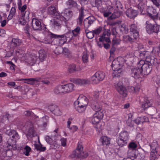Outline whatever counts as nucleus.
Here are the masks:
<instances>
[{
	"instance_id": "obj_1",
	"label": "nucleus",
	"mask_w": 160,
	"mask_h": 160,
	"mask_svg": "<svg viewBox=\"0 0 160 160\" xmlns=\"http://www.w3.org/2000/svg\"><path fill=\"white\" fill-rule=\"evenodd\" d=\"M88 153L86 151H83V147L80 142H78L76 149L73 151L70 157L72 158H80L83 159L88 156Z\"/></svg>"
},
{
	"instance_id": "obj_2",
	"label": "nucleus",
	"mask_w": 160,
	"mask_h": 160,
	"mask_svg": "<svg viewBox=\"0 0 160 160\" xmlns=\"http://www.w3.org/2000/svg\"><path fill=\"white\" fill-rule=\"evenodd\" d=\"M74 85L72 83H68L57 86L54 89V93L58 95H63L72 91Z\"/></svg>"
},
{
	"instance_id": "obj_3",
	"label": "nucleus",
	"mask_w": 160,
	"mask_h": 160,
	"mask_svg": "<svg viewBox=\"0 0 160 160\" xmlns=\"http://www.w3.org/2000/svg\"><path fill=\"white\" fill-rule=\"evenodd\" d=\"M75 105H78L76 108L77 110L79 112H84L88 104V100L85 96H80L77 101L74 102Z\"/></svg>"
},
{
	"instance_id": "obj_4",
	"label": "nucleus",
	"mask_w": 160,
	"mask_h": 160,
	"mask_svg": "<svg viewBox=\"0 0 160 160\" xmlns=\"http://www.w3.org/2000/svg\"><path fill=\"white\" fill-rule=\"evenodd\" d=\"M95 20L93 17H89L86 18L84 21V25L85 28V33L87 37L89 39H92L94 37L93 31H88V29L92 25Z\"/></svg>"
},
{
	"instance_id": "obj_5",
	"label": "nucleus",
	"mask_w": 160,
	"mask_h": 160,
	"mask_svg": "<svg viewBox=\"0 0 160 160\" xmlns=\"http://www.w3.org/2000/svg\"><path fill=\"white\" fill-rule=\"evenodd\" d=\"M119 136L117 140L118 145L121 147L126 145L129 138L128 132L126 131H122L119 134Z\"/></svg>"
},
{
	"instance_id": "obj_6",
	"label": "nucleus",
	"mask_w": 160,
	"mask_h": 160,
	"mask_svg": "<svg viewBox=\"0 0 160 160\" xmlns=\"http://www.w3.org/2000/svg\"><path fill=\"white\" fill-rule=\"evenodd\" d=\"M152 65L149 63H146L144 60H141L138 63V67L140 68L141 72L145 75H148L152 70Z\"/></svg>"
},
{
	"instance_id": "obj_7",
	"label": "nucleus",
	"mask_w": 160,
	"mask_h": 160,
	"mask_svg": "<svg viewBox=\"0 0 160 160\" xmlns=\"http://www.w3.org/2000/svg\"><path fill=\"white\" fill-rule=\"evenodd\" d=\"M27 6L25 4L21 7L19 10L21 11L22 17L20 20L19 21V23L22 25H25L26 22L29 21V12L28 11H26L24 12L25 10L26 9Z\"/></svg>"
},
{
	"instance_id": "obj_8",
	"label": "nucleus",
	"mask_w": 160,
	"mask_h": 160,
	"mask_svg": "<svg viewBox=\"0 0 160 160\" xmlns=\"http://www.w3.org/2000/svg\"><path fill=\"white\" fill-rule=\"evenodd\" d=\"M145 25L146 31L149 34H157L159 31V26L157 24H152L147 21Z\"/></svg>"
},
{
	"instance_id": "obj_9",
	"label": "nucleus",
	"mask_w": 160,
	"mask_h": 160,
	"mask_svg": "<svg viewBox=\"0 0 160 160\" xmlns=\"http://www.w3.org/2000/svg\"><path fill=\"white\" fill-rule=\"evenodd\" d=\"M137 48L138 49L135 52L137 56H138L141 58H144L148 55V52L144 50L143 46L141 44H138Z\"/></svg>"
},
{
	"instance_id": "obj_10",
	"label": "nucleus",
	"mask_w": 160,
	"mask_h": 160,
	"mask_svg": "<svg viewBox=\"0 0 160 160\" xmlns=\"http://www.w3.org/2000/svg\"><path fill=\"white\" fill-rule=\"evenodd\" d=\"M114 86L117 91L124 97H126L127 95V90L125 87L121 82H116L114 84Z\"/></svg>"
},
{
	"instance_id": "obj_11",
	"label": "nucleus",
	"mask_w": 160,
	"mask_h": 160,
	"mask_svg": "<svg viewBox=\"0 0 160 160\" xmlns=\"http://www.w3.org/2000/svg\"><path fill=\"white\" fill-rule=\"evenodd\" d=\"M112 69L114 71L113 74L115 75L114 76L115 77L119 76L121 71V70L120 63L117 60H113L112 62Z\"/></svg>"
},
{
	"instance_id": "obj_12",
	"label": "nucleus",
	"mask_w": 160,
	"mask_h": 160,
	"mask_svg": "<svg viewBox=\"0 0 160 160\" xmlns=\"http://www.w3.org/2000/svg\"><path fill=\"white\" fill-rule=\"evenodd\" d=\"M130 75L136 79L142 78L143 77V75H142L141 70L138 67L131 68Z\"/></svg>"
},
{
	"instance_id": "obj_13",
	"label": "nucleus",
	"mask_w": 160,
	"mask_h": 160,
	"mask_svg": "<svg viewBox=\"0 0 160 160\" xmlns=\"http://www.w3.org/2000/svg\"><path fill=\"white\" fill-rule=\"evenodd\" d=\"M95 98V101L93 100L91 101L92 103L91 107L95 111H100L101 109V105L98 103V98H99V94L97 93L94 96Z\"/></svg>"
},
{
	"instance_id": "obj_14",
	"label": "nucleus",
	"mask_w": 160,
	"mask_h": 160,
	"mask_svg": "<svg viewBox=\"0 0 160 160\" xmlns=\"http://www.w3.org/2000/svg\"><path fill=\"white\" fill-rule=\"evenodd\" d=\"M49 36L52 38L59 39V44L60 46L63 45L66 42V37L64 35H58L50 32Z\"/></svg>"
},
{
	"instance_id": "obj_15",
	"label": "nucleus",
	"mask_w": 160,
	"mask_h": 160,
	"mask_svg": "<svg viewBox=\"0 0 160 160\" xmlns=\"http://www.w3.org/2000/svg\"><path fill=\"white\" fill-rule=\"evenodd\" d=\"M32 26L34 30L38 31H40L42 28L40 22L36 18L32 19Z\"/></svg>"
},
{
	"instance_id": "obj_16",
	"label": "nucleus",
	"mask_w": 160,
	"mask_h": 160,
	"mask_svg": "<svg viewBox=\"0 0 160 160\" xmlns=\"http://www.w3.org/2000/svg\"><path fill=\"white\" fill-rule=\"evenodd\" d=\"M153 103L152 100L148 98H145L143 102L141 103V107L142 109L145 110L148 108L152 106Z\"/></svg>"
},
{
	"instance_id": "obj_17",
	"label": "nucleus",
	"mask_w": 160,
	"mask_h": 160,
	"mask_svg": "<svg viewBox=\"0 0 160 160\" xmlns=\"http://www.w3.org/2000/svg\"><path fill=\"white\" fill-rule=\"evenodd\" d=\"M28 124L29 125V128L28 131L27 136L33 137L37 134L34 129V124L31 122H29Z\"/></svg>"
},
{
	"instance_id": "obj_18",
	"label": "nucleus",
	"mask_w": 160,
	"mask_h": 160,
	"mask_svg": "<svg viewBox=\"0 0 160 160\" xmlns=\"http://www.w3.org/2000/svg\"><path fill=\"white\" fill-rule=\"evenodd\" d=\"M72 11L66 9L61 13L62 18L63 20H68L72 17Z\"/></svg>"
},
{
	"instance_id": "obj_19",
	"label": "nucleus",
	"mask_w": 160,
	"mask_h": 160,
	"mask_svg": "<svg viewBox=\"0 0 160 160\" xmlns=\"http://www.w3.org/2000/svg\"><path fill=\"white\" fill-rule=\"evenodd\" d=\"M130 31L133 33L134 39H136L138 38L139 29L135 24H132L131 25L130 28Z\"/></svg>"
},
{
	"instance_id": "obj_20",
	"label": "nucleus",
	"mask_w": 160,
	"mask_h": 160,
	"mask_svg": "<svg viewBox=\"0 0 160 160\" xmlns=\"http://www.w3.org/2000/svg\"><path fill=\"white\" fill-rule=\"evenodd\" d=\"M138 14V12L137 10L133 9L131 8H128L126 12V15L130 18H135Z\"/></svg>"
},
{
	"instance_id": "obj_21",
	"label": "nucleus",
	"mask_w": 160,
	"mask_h": 160,
	"mask_svg": "<svg viewBox=\"0 0 160 160\" xmlns=\"http://www.w3.org/2000/svg\"><path fill=\"white\" fill-rule=\"evenodd\" d=\"M78 10L79 15L78 18L77 19V21L79 25H81L84 16V11L85 10V9L83 7H82L80 9H78Z\"/></svg>"
},
{
	"instance_id": "obj_22",
	"label": "nucleus",
	"mask_w": 160,
	"mask_h": 160,
	"mask_svg": "<svg viewBox=\"0 0 160 160\" xmlns=\"http://www.w3.org/2000/svg\"><path fill=\"white\" fill-rule=\"evenodd\" d=\"M50 111L54 114L58 116L61 114V112L58 107L55 105H52L49 106Z\"/></svg>"
},
{
	"instance_id": "obj_23",
	"label": "nucleus",
	"mask_w": 160,
	"mask_h": 160,
	"mask_svg": "<svg viewBox=\"0 0 160 160\" xmlns=\"http://www.w3.org/2000/svg\"><path fill=\"white\" fill-rule=\"evenodd\" d=\"M38 59L37 56L33 55L29 57L26 60V62L31 66H34L36 64V61Z\"/></svg>"
},
{
	"instance_id": "obj_24",
	"label": "nucleus",
	"mask_w": 160,
	"mask_h": 160,
	"mask_svg": "<svg viewBox=\"0 0 160 160\" xmlns=\"http://www.w3.org/2000/svg\"><path fill=\"white\" fill-rule=\"evenodd\" d=\"M62 18V17H60V19L57 18L53 20L52 24L54 27L60 28L62 27L63 22L61 20Z\"/></svg>"
},
{
	"instance_id": "obj_25",
	"label": "nucleus",
	"mask_w": 160,
	"mask_h": 160,
	"mask_svg": "<svg viewBox=\"0 0 160 160\" xmlns=\"http://www.w3.org/2000/svg\"><path fill=\"white\" fill-rule=\"evenodd\" d=\"M73 82L77 84L82 85L89 84L90 81L87 79H77L74 80Z\"/></svg>"
},
{
	"instance_id": "obj_26",
	"label": "nucleus",
	"mask_w": 160,
	"mask_h": 160,
	"mask_svg": "<svg viewBox=\"0 0 160 160\" xmlns=\"http://www.w3.org/2000/svg\"><path fill=\"white\" fill-rule=\"evenodd\" d=\"M134 122L138 124L143 123L144 122L148 121V118L146 116L138 117L134 120Z\"/></svg>"
},
{
	"instance_id": "obj_27",
	"label": "nucleus",
	"mask_w": 160,
	"mask_h": 160,
	"mask_svg": "<svg viewBox=\"0 0 160 160\" xmlns=\"http://www.w3.org/2000/svg\"><path fill=\"white\" fill-rule=\"evenodd\" d=\"M39 58L41 62H43L47 58V53L43 49H41L38 51Z\"/></svg>"
},
{
	"instance_id": "obj_28",
	"label": "nucleus",
	"mask_w": 160,
	"mask_h": 160,
	"mask_svg": "<svg viewBox=\"0 0 160 160\" xmlns=\"http://www.w3.org/2000/svg\"><path fill=\"white\" fill-rule=\"evenodd\" d=\"M145 58L146 63H149L151 65H153L157 60V59L153 56H148V55Z\"/></svg>"
},
{
	"instance_id": "obj_29",
	"label": "nucleus",
	"mask_w": 160,
	"mask_h": 160,
	"mask_svg": "<svg viewBox=\"0 0 160 160\" xmlns=\"http://www.w3.org/2000/svg\"><path fill=\"white\" fill-rule=\"evenodd\" d=\"M21 43V40L17 38H13L12 40L11 46L13 48H14L17 46H19Z\"/></svg>"
},
{
	"instance_id": "obj_30",
	"label": "nucleus",
	"mask_w": 160,
	"mask_h": 160,
	"mask_svg": "<svg viewBox=\"0 0 160 160\" xmlns=\"http://www.w3.org/2000/svg\"><path fill=\"white\" fill-rule=\"evenodd\" d=\"M62 55L65 57L70 58L72 57V53L70 51L66 48H63Z\"/></svg>"
},
{
	"instance_id": "obj_31",
	"label": "nucleus",
	"mask_w": 160,
	"mask_h": 160,
	"mask_svg": "<svg viewBox=\"0 0 160 160\" xmlns=\"http://www.w3.org/2000/svg\"><path fill=\"white\" fill-rule=\"evenodd\" d=\"M98 80L100 81H102L105 77V74L103 72L100 71L97 72L95 74ZM98 81V80H97Z\"/></svg>"
},
{
	"instance_id": "obj_32",
	"label": "nucleus",
	"mask_w": 160,
	"mask_h": 160,
	"mask_svg": "<svg viewBox=\"0 0 160 160\" xmlns=\"http://www.w3.org/2000/svg\"><path fill=\"white\" fill-rule=\"evenodd\" d=\"M25 80L28 81L27 83L29 84H32L35 81H39L41 80L40 78H29L25 79H21L20 81Z\"/></svg>"
},
{
	"instance_id": "obj_33",
	"label": "nucleus",
	"mask_w": 160,
	"mask_h": 160,
	"mask_svg": "<svg viewBox=\"0 0 160 160\" xmlns=\"http://www.w3.org/2000/svg\"><path fill=\"white\" fill-rule=\"evenodd\" d=\"M137 55H136L135 53V52L133 53H131L127 54L126 56L127 60L131 62H133L134 59L137 58Z\"/></svg>"
},
{
	"instance_id": "obj_34",
	"label": "nucleus",
	"mask_w": 160,
	"mask_h": 160,
	"mask_svg": "<svg viewBox=\"0 0 160 160\" xmlns=\"http://www.w3.org/2000/svg\"><path fill=\"white\" fill-rule=\"evenodd\" d=\"M102 143V145H107L110 143V141L109 138L105 136L102 137L100 140Z\"/></svg>"
},
{
	"instance_id": "obj_35",
	"label": "nucleus",
	"mask_w": 160,
	"mask_h": 160,
	"mask_svg": "<svg viewBox=\"0 0 160 160\" xmlns=\"http://www.w3.org/2000/svg\"><path fill=\"white\" fill-rule=\"evenodd\" d=\"M48 12L50 14L57 15V12L56 8L52 5L49 7L48 9Z\"/></svg>"
},
{
	"instance_id": "obj_36",
	"label": "nucleus",
	"mask_w": 160,
	"mask_h": 160,
	"mask_svg": "<svg viewBox=\"0 0 160 160\" xmlns=\"http://www.w3.org/2000/svg\"><path fill=\"white\" fill-rule=\"evenodd\" d=\"M66 4L70 8L75 7L78 5L77 2L73 0H68L66 2Z\"/></svg>"
},
{
	"instance_id": "obj_37",
	"label": "nucleus",
	"mask_w": 160,
	"mask_h": 160,
	"mask_svg": "<svg viewBox=\"0 0 160 160\" xmlns=\"http://www.w3.org/2000/svg\"><path fill=\"white\" fill-rule=\"evenodd\" d=\"M10 115L8 113H3L0 117V122L4 123L5 122L8 121Z\"/></svg>"
},
{
	"instance_id": "obj_38",
	"label": "nucleus",
	"mask_w": 160,
	"mask_h": 160,
	"mask_svg": "<svg viewBox=\"0 0 160 160\" xmlns=\"http://www.w3.org/2000/svg\"><path fill=\"white\" fill-rule=\"evenodd\" d=\"M120 32L123 33H127L128 32V28L127 26L124 25H120L119 26Z\"/></svg>"
},
{
	"instance_id": "obj_39",
	"label": "nucleus",
	"mask_w": 160,
	"mask_h": 160,
	"mask_svg": "<svg viewBox=\"0 0 160 160\" xmlns=\"http://www.w3.org/2000/svg\"><path fill=\"white\" fill-rule=\"evenodd\" d=\"M16 140L9 138L7 141V144L8 145L7 147H11L10 148L12 149V147H14L15 144Z\"/></svg>"
},
{
	"instance_id": "obj_40",
	"label": "nucleus",
	"mask_w": 160,
	"mask_h": 160,
	"mask_svg": "<svg viewBox=\"0 0 160 160\" xmlns=\"http://www.w3.org/2000/svg\"><path fill=\"white\" fill-rule=\"evenodd\" d=\"M120 15V12H119V10H115L112 14V15L110 16L109 18L110 19L112 20L118 18Z\"/></svg>"
},
{
	"instance_id": "obj_41",
	"label": "nucleus",
	"mask_w": 160,
	"mask_h": 160,
	"mask_svg": "<svg viewBox=\"0 0 160 160\" xmlns=\"http://www.w3.org/2000/svg\"><path fill=\"white\" fill-rule=\"evenodd\" d=\"M28 22H26L25 24L26 25L24 28V30L25 32L28 35V36H29L30 35V32L32 31V29L30 26L27 23Z\"/></svg>"
},
{
	"instance_id": "obj_42",
	"label": "nucleus",
	"mask_w": 160,
	"mask_h": 160,
	"mask_svg": "<svg viewBox=\"0 0 160 160\" xmlns=\"http://www.w3.org/2000/svg\"><path fill=\"white\" fill-rule=\"evenodd\" d=\"M134 39L130 37L129 35H124L122 37V40L127 42H133Z\"/></svg>"
},
{
	"instance_id": "obj_43",
	"label": "nucleus",
	"mask_w": 160,
	"mask_h": 160,
	"mask_svg": "<svg viewBox=\"0 0 160 160\" xmlns=\"http://www.w3.org/2000/svg\"><path fill=\"white\" fill-rule=\"evenodd\" d=\"M87 51H85L83 52V55L82 57V60L83 62L87 63L88 62V54Z\"/></svg>"
},
{
	"instance_id": "obj_44",
	"label": "nucleus",
	"mask_w": 160,
	"mask_h": 160,
	"mask_svg": "<svg viewBox=\"0 0 160 160\" xmlns=\"http://www.w3.org/2000/svg\"><path fill=\"white\" fill-rule=\"evenodd\" d=\"M16 12V8L14 7H12L10 11V13L9 14L7 19L8 20L12 19L13 16L15 14Z\"/></svg>"
},
{
	"instance_id": "obj_45",
	"label": "nucleus",
	"mask_w": 160,
	"mask_h": 160,
	"mask_svg": "<svg viewBox=\"0 0 160 160\" xmlns=\"http://www.w3.org/2000/svg\"><path fill=\"white\" fill-rule=\"evenodd\" d=\"M68 71L70 73H73L76 71L77 69L76 65L74 64L70 65L68 68Z\"/></svg>"
},
{
	"instance_id": "obj_46",
	"label": "nucleus",
	"mask_w": 160,
	"mask_h": 160,
	"mask_svg": "<svg viewBox=\"0 0 160 160\" xmlns=\"http://www.w3.org/2000/svg\"><path fill=\"white\" fill-rule=\"evenodd\" d=\"M31 150V148L29 146H26L24 148L23 153L26 156H28L29 154V153Z\"/></svg>"
},
{
	"instance_id": "obj_47",
	"label": "nucleus",
	"mask_w": 160,
	"mask_h": 160,
	"mask_svg": "<svg viewBox=\"0 0 160 160\" xmlns=\"http://www.w3.org/2000/svg\"><path fill=\"white\" fill-rule=\"evenodd\" d=\"M63 48L61 47H58L54 51V53L56 55H59L62 54Z\"/></svg>"
},
{
	"instance_id": "obj_48",
	"label": "nucleus",
	"mask_w": 160,
	"mask_h": 160,
	"mask_svg": "<svg viewBox=\"0 0 160 160\" xmlns=\"http://www.w3.org/2000/svg\"><path fill=\"white\" fill-rule=\"evenodd\" d=\"M93 115L94 117H96L100 119H102L103 116V114L102 112L100 111H97Z\"/></svg>"
},
{
	"instance_id": "obj_49",
	"label": "nucleus",
	"mask_w": 160,
	"mask_h": 160,
	"mask_svg": "<svg viewBox=\"0 0 160 160\" xmlns=\"http://www.w3.org/2000/svg\"><path fill=\"white\" fill-rule=\"evenodd\" d=\"M151 147V151L157 152L156 149L158 145L156 142H153L152 145L150 144Z\"/></svg>"
},
{
	"instance_id": "obj_50",
	"label": "nucleus",
	"mask_w": 160,
	"mask_h": 160,
	"mask_svg": "<svg viewBox=\"0 0 160 160\" xmlns=\"http://www.w3.org/2000/svg\"><path fill=\"white\" fill-rule=\"evenodd\" d=\"M102 123L101 122H100L99 123L96 124V126H95L96 128V130L97 131H98L99 132H100V130H101L103 128L102 126Z\"/></svg>"
},
{
	"instance_id": "obj_51",
	"label": "nucleus",
	"mask_w": 160,
	"mask_h": 160,
	"mask_svg": "<svg viewBox=\"0 0 160 160\" xmlns=\"http://www.w3.org/2000/svg\"><path fill=\"white\" fill-rule=\"evenodd\" d=\"M101 119L96 117H94L93 115L92 118V121L93 124H96L97 123L100 122Z\"/></svg>"
},
{
	"instance_id": "obj_52",
	"label": "nucleus",
	"mask_w": 160,
	"mask_h": 160,
	"mask_svg": "<svg viewBox=\"0 0 160 160\" xmlns=\"http://www.w3.org/2000/svg\"><path fill=\"white\" fill-rule=\"evenodd\" d=\"M80 30V28L77 27L74 30L72 31V33L74 36H76L79 33Z\"/></svg>"
},
{
	"instance_id": "obj_53",
	"label": "nucleus",
	"mask_w": 160,
	"mask_h": 160,
	"mask_svg": "<svg viewBox=\"0 0 160 160\" xmlns=\"http://www.w3.org/2000/svg\"><path fill=\"white\" fill-rule=\"evenodd\" d=\"M102 28L101 26L99 27L98 28L95 30H92L94 35H98L102 31Z\"/></svg>"
},
{
	"instance_id": "obj_54",
	"label": "nucleus",
	"mask_w": 160,
	"mask_h": 160,
	"mask_svg": "<svg viewBox=\"0 0 160 160\" xmlns=\"http://www.w3.org/2000/svg\"><path fill=\"white\" fill-rule=\"evenodd\" d=\"M12 132L13 133V136H12V138L14 140H18L19 138V136L18 133L15 130H12Z\"/></svg>"
},
{
	"instance_id": "obj_55",
	"label": "nucleus",
	"mask_w": 160,
	"mask_h": 160,
	"mask_svg": "<svg viewBox=\"0 0 160 160\" xmlns=\"http://www.w3.org/2000/svg\"><path fill=\"white\" fill-rule=\"evenodd\" d=\"M48 119L49 117L47 116H45V117L42 118V120L43 122V125L44 127L47 126V122H48Z\"/></svg>"
},
{
	"instance_id": "obj_56",
	"label": "nucleus",
	"mask_w": 160,
	"mask_h": 160,
	"mask_svg": "<svg viewBox=\"0 0 160 160\" xmlns=\"http://www.w3.org/2000/svg\"><path fill=\"white\" fill-rule=\"evenodd\" d=\"M91 80L92 82L94 84H97L100 81L99 80H98V79L96 78V75L94 74L91 77Z\"/></svg>"
},
{
	"instance_id": "obj_57",
	"label": "nucleus",
	"mask_w": 160,
	"mask_h": 160,
	"mask_svg": "<svg viewBox=\"0 0 160 160\" xmlns=\"http://www.w3.org/2000/svg\"><path fill=\"white\" fill-rule=\"evenodd\" d=\"M115 7L117 8L116 10H119L120 9H122L123 8L122 4L118 1L116 2Z\"/></svg>"
},
{
	"instance_id": "obj_58",
	"label": "nucleus",
	"mask_w": 160,
	"mask_h": 160,
	"mask_svg": "<svg viewBox=\"0 0 160 160\" xmlns=\"http://www.w3.org/2000/svg\"><path fill=\"white\" fill-rule=\"evenodd\" d=\"M145 5L142 3H140L138 4V8L140 10L141 12H142L144 9Z\"/></svg>"
},
{
	"instance_id": "obj_59",
	"label": "nucleus",
	"mask_w": 160,
	"mask_h": 160,
	"mask_svg": "<svg viewBox=\"0 0 160 160\" xmlns=\"http://www.w3.org/2000/svg\"><path fill=\"white\" fill-rule=\"evenodd\" d=\"M148 14L150 18L154 20L157 19L158 17V14H153L151 13H148Z\"/></svg>"
},
{
	"instance_id": "obj_60",
	"label": "nucleus",
	"mask_w": 160,
	"mask_h": 160,
	"mask_svg": "<svg viewBox=\"0 0 160 160\" xmlns=\"http://www.w3.org/2000/svg\"><path fill=\"white\" fill-rule=\"evenodd\" d=\"M24 114L25 116L29 117V116H32L33 117L34 115V113L32 112V111H27L24 112Z\"/></svg>"
},
{
	"instance_id": "obj_61",
	"label": "nucleus",
	"mask_w": 160,
	"mask_h": 160,
	"mask_svg": "<svg viewBox=\"0 0 160 160\" xmlns=\"http://www.w3.org/2000/svg\"><path fill=\"white\" fill-rule=\"evenodd\" d=\"M102 38H99V41L97 42L98 46L100 48H101L103 46L104 42L102 40Z\"/></svg>"
},
{
	"instance_id": "obj_62",
	"label": "nucleus",
	"mask_w": 160,
	"mask_h": 160,
	"mask_svg": "<svg viewBox=\"0 0 160 160\" xmlns=\"http://www.w3.org/2000/svg\"><path fill=\"white\" fill-rule=\"evenodd\" d=\"M137 147V144L134 142H130L128 145V147L129 148H131L132 149H135Z\"/></svg>"
},
{
	"instance_id": "obj_63",
	"label": "nucleus",
	"mask_w": 160,
	"mask_h": 160,
	"mask_svg": "<svg viewBox=\"0 0 160 160\" xmlns=\"http://www.w3.org/2000/svg\"><path fill=\"white\" fill-rule=\"evenodd\" d=\"M111 34L110 31L109 30H108L107 31L104 32L100 37H106V36H109Z\"/></svg>"
},
{
	"instance_id": "obj_64",
	"label": "nucleus",
	"mask_w": 160,
	"mask_h": 160,
	"mask_svg": "<svg viewBox=\"0 0 160 160\" xmlns=\"http://www.w3.org/2000/svg\"><path fill=\"white\" fill-rule=\"evenodd\" d=\"M149 113L150 114L153 115L157 112L156 109L154 107H152L149 109Z\"/></svg>"
}]
</instances>
